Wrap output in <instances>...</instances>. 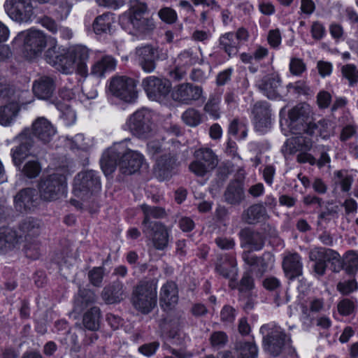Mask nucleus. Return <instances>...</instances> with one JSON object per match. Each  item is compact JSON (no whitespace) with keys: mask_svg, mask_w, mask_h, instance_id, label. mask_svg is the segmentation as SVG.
<instances>
[{"mask_svg":"<svg viewBox=\"0 0 358 358\" xmlns=\"http://www.w3.org/2000/svg\"><path fill=\"white\" fill-rule=\"evenodd\" d=\"M125 142L115 144L106 150L101 159V167L106 176L111 174L118 164L120 171L125 175L137 172L144 162L143 155L138 151L124 148Z\"/></svg>","mask_w":358,"mask_h":358,"instance_id":"obj_1","label":"nucleus"},{"mask_svg":"<svg viewBox=\"0 0 358 358\" xmlns=\"http://www.w3.org/2000/svg\"><path fill=\"white\" fill-rule=\"evenodd\" d=\"M148 10L146 3L138 0L131 1L129 12L120 16V23L124 29L134 34L141 36L149 34L155 28V24L152 18L143 17Z\"/></svg>","mask_w":358,"mask_h":358,"instance_id":"obj_2","label":"nucleus"},{"mask_svg":"<svg viewBox=\"0 0 358 358\" xmlns=\"http://www.w3.org/2000/svg\"><path fill=\"white\" fill-rule=\"evenodd\" d=\"M157 280L141 281L134 289L132 303L143 313H150L157 305Z\"/></svg>","mask_w":358,"mask_h":358,"instance_id":"obj_3","label":"nucleus"},{"mask_svg":"<svg viewBox=\"0 0 358 358\" xmlns=\"http://www.w3.org/2000/svg\"><path fill=\"white\" fill-rule=\"evenodd\" d=\"M123 129L141 139L150 137L154 131L153 113L147 108H141L131 114Z\"/></svg>","mask_w":358,"mask_h":358,"instance_id":"obj_4","label":"nucleus"},{"mask_svg":"<svg viewBox=\"0 0 358 358\" xmlns=\"http://www.w3.org/2000/svg\"><path fill=\"white\" fill-rule=\"evenodd\" d=\"M89 57L90 51L85 46L76 45L68 48L64 64H62V73L69 74L76 71L86 78L89 75L87 64Z\"/></svg>","mask_w":358,"mask_h":358,"instance_id":"obj_5","label":"nucleus"},{"mask_svg":"<svg viewBox=\"0 0 358 358\" xmlns=\"http://www.w3.org/2000/svg\"><path fill=\"white\" fill-rule=\"evenodd\" d=\"M41 199L52 201L65 196L67 192L66 179L64 175L53 173L40 180L38 185Z\"/></svg>","mask_w":358,"mask_h":358,"instance_id":"obj_6","label":"nucleus"},{"mask_svg":"<svg viewBox=\"0 0 358 358\" xmlns=\"http://www.w3.org/2000/svg\"><path fill=\"white\" fill-rule=\"evenodd\" d=\"M15 41L23 42V55L28 59L39 56L47 44L45 34L38 30H28L21 32Z\"/></svg>","mask_w":358,"mask_h":358,"instance_id":"obj_7","label":"nucleus"},{"mask_svg":"<svg viewBox=\"0 0 358 358\" xmlns=\"http://www.w3.org/2000/svg\"><path fill=\"white\" fill-rule=\"evenodd\" d=\"M3 6L7 15L17 23H29L35 17L31 0H6Z\"/></svg>","mask_w":358,"mask_h":358,"instance_id":"obj_8","label":"nucleus"},{"mask_svg":"<svg viewBox=\"0 0 358 358\" xmlns=\"http://www.w3.org/2000/svg\"><path fill=\"white\" fill-rule=\"evenodd\" d=\"M109 90L126 103H134L138 96L134 80L126 76L113 77L110 82Z\"/></svg>","mask_w":358,"mask_h":358,"instance_id":"obj_9","label":"nucleus"},{"mask_svg":"<svg viewBox=\"0 0 358 358\" xmlns=\"http://www.w3.org/2000/svg\"><path fill=\"white\" fill-rule=\"evenodd\" d=\"M194 156L195 160L189 164V169L198 176H205L217 165V157L210 148H199L194 152Z\"/></svg>","mask_w":358,"mask_h":358,"instance_id":"obj_10","label":"nucleus"},{"mask_svg":"<svg viewBox=\"0 0 358 358\" xmlns=\"http://www.w3.org/2000/svg\"><path fill=\"white\" fill-rule=\"evenodd\" d=\"M100 189V179L93 171L80 172L74 179L73 192L79 198L85 199L90 193Z\"/></svg>","mask_w":358,"mask_h":358,"instance_id":"obj_11","label":"nucleus"},{"mask_svg":"<svg viewBox=\"0 0 358 358\" xmlns=\"http://www.w3.org/2000/svg\"><path fill=\"white\" fill-rule=\"evenodd\" d=\"M291 339L279 327H275L264 338V347L265 350L273 356H278L283 348H289V353H294L295 350L291 348Z\"/></svg>","mask_w":358,"mask_h":358,"instance_id":"obj_12","label":"nucleus"},{"mask_svg":"<svg viewBox=\"0 0 358 358\" xmlns=\"http://www.w3.org/2000/svg\"><path fill=\"white\" fill-rule=\"evenodd\" d=\"M143 87L151 100L164 98L171 90V83L166 79L149 76L143 80Z\"/></svg>","mask_w":358,"mask_h":358,"instance_id":"obj_13","label":"nucleus"},{"mask_svg":"<svg viewBox=\"0 0 358 358\" xmlns=\"http://www.w3.org/2000/svg\"><path fill=\"white\" fill-rule=\"evenodd\" d=\"M202 89L189 83H183L176 86L171 92L173 99L184 104H190L199 100L202 95Z\"/></svg>","mask_w":358,"mask_h":358,"instance_id":"obj_14","label":"nucleus"},{"mask_svg":"<svg viewBox=\"0 0 358 358\" xmlns=\"http://www.w3.org/2000/svg\"><path fill=\"white\" fill-rule=\"evenodd\" d=\"M254 115L255 126L257 130L265 132L270 127L271 111L267 102H257L252 110Z\"/></svg>","mask_w":358,"mask_h":358,"instance_id":"obj_15","label":"nucleus"},{"mask_svg":"<svg viewBox=\"0 0 358 358\" xmlns=\"http://www.w3.org/2000/svg\"><path fill=\"white\" fill-rule=\"evenodd\" d=\"M24 237L10 228L0 229V254L18 248L23 243Z\"/></svg>","mask_w":358,"mask_h":358,"instance_id":"obj_16","label":"nucleus"},{"mask_svg":"<svg viewBox=\"0 0 358 358\" xmlns=\"http://www.w3.org/2000/svg\"><path fill=\"white\" fill-rule=\"evenodd\" d=\"M178 301V289L177 285L172 281L164 283L159 292V302L162 308L170 310L175 307Z\"/></svg>","mask_w":358,"mask_h":358,"instance_id":"obj_17","label":"nucleus"},{"mask_svg":"<svg viewBox=\"0 0 358 358\" xmlns=\"http://www.w3.org/2000/svg\"><path fill=\"white\" fill-rule=\"evenodd\" d=\"M34 135L41 141L48 143L57 133L52 124L44 117H39L32 124Z\"/></svg>","mask_w":358,"mask_h":358,"instance_id":"obj_18","label":"nucleus"},{"mask_svg":"<svg viewBox=\"0 0 358 358\" xmlns=\"http://www.w3.org/2000/svg\"><path fill=\"white\" fill-rule=\"evenodd\" d=\"M56 85L52 78L41 76L35 80L32 85L34 95L39 99H50L55 90Z\"/></svg>","mask_w":358,"mask_h":358,"instance_id":"obj_19","label":"nucleus"},{"mask_svg":"<svg viewBox=\"0 0 358 358\" xmlns=\"http://www.w3.org/2000/svg\"><path fill=\"white\" fill-rule=\"evenodd\" d=\"M19 139L20 141V145L11 150L13 160L17 166L20 165L27 157L34 154L31 151L33 140L28 136L27 132L24 131L21 134Z\"/></svg>","mask_w":358,"mask_h":358,"instance_id":"obj_20","label":"nucleus"},{"mask_svg":"<svg viewBox=\"0 0 358 358\" xmlns=\"http://www.w3.org/2000/svg\"><path fill=\"white\" fill-rule=\"evenodd\" d=\"M309 259L315 263L322 261L331 262L332 264L335 265L334 269L335 271H338L341 268V260L339 254L331 249L315 248L310 250Z\"/></svg>","mask_w":358,"mask_h":358,"instance_id":"obj_21","label":"nucleus"},{"mask_svg":"<svg viewBox=\"0 0 358 358\" xmlns=\"http://www.w3.org/2000/svg\"><path fill=\"white\" fill-rule=\"evenodd\" d=\"M155 52L156 50L150 45H145L136 49V59L146 73H151L155 69Z\"/></svg>","mask_w":358,"mask_h":358,"instance_id":"obj_22","label":"nucleus"},{"mask_svg":"<svg viewBox=\"0 0 358 358\" xmlns=\"http://www.w3.org/2000/svg\"><path fill=\"white\" fill-rule=\"evenodd\" d=\"M151 237L154 247L157 250H164L168 245V230L160 222H155L148 232L145 233Z\"/></svg>","mask_w":358,"mask_h":358,"instance_id":"obj_23","label":"nucleus"},{"mask_svg":"<svg viewBox=\"0 0 358 358\" xmlns=\"http://www.w3.org/2000/svg\"><path fill=\"white\" fill-rule=\"evenodd\" d=\"M280 79L277 75L265 76L259 83L262 92L270 99H275L280 96Z\"/></svg>","mask_w":358,"mask_h":358,"instance_id":"obj_24","label":"nucleus"},{"mask_svg":"<svg viewBox=\"0 0 358 358\" xmlns=\"http://www.w3.org/2000/svg\"><path fill=\"white\" fill-rule=\"evenodd\" d=\"M282 267L285 275L290 279L302 274L303 264L300 256L297 253L287 255L284 257Z\"/></svg>","mask_w":358,"mask_h":358,"instance_id":"obj_25","label":"nucleus"},{"mask_svg":"<svg viewBox=\"0 0 358 358\" xmlns=\"http://www.w3.org/2000/svg\"><path fill=\"white\" fill-rule=\"evenodd\" d=\"M115 66L116 61L113 57L108 55L104 56L92 64L90 75L96 78H101L107 73L115 70Z\"/></svg>","mask_w":358,"mask_h":358,"instance_id":"obj_26","label":"nucleus"},{"mask_svg":"<svg viewBox=\"0 0 358 358\" xmlns=\"http://www.w3.org/2000/svg\"><path fill=\"white\" fill-rule=\"evenodd\" d=\"M66 49L58 46L55 40L52 41L50 47L45 54L46 62L62 72V64H64Z\"/></svg>","mask_w":358,"mask_h":358,"instance_id":"obj_27","label":"nucleus"},{"mask_svg":"<svg viewBox=\"0 0 358 358\" xmlns=\"http://www.w3.org/2000/svg\"><path fill=\"white\" fill-rule=\"evenodd\" d=\"M176 159L170 154H164L157 159L154 168V173L156 177L160 180H164L169 177L171 171L173 168Z\"/></svg>","mask_w":358,"mask_h":358,"instance_id":"obj_28","label":"nucleus"},{"mask_svg":"<svg viewBox=\"0 0 358 358\" xmlns=\"http://www.w3.org/2000/svg\"><path fill=\"white\" fill-rule=\"evenodd\" d=\"M312 148V141L310 138L298 136L288 139L282 148L285 154H293L297 151H308Z\"/></svg>","mask_w":358,"mask_h":358,"instance_id":"obj_29","label":"nucleus"},{"mask_svg":"<svg viewBox=\"0 0 358 358\" xmlns=\"http://www.w3.org/2000/svg\"><path fill=\"white\" fill-rule=\"evenodd\" d=\"M236 266L237 263L234 257L224 255L218 260L216 270L224 278H234L237 275Z\"/></svg>","mask_w":358,"mask_h":358,"instance_id":"obj_30","label":"nucleus"},{"mask_svg":"<svg viewBox=\"0 0 358 358\" xmlns=\"http://www.w3.org/2000/svg\"><path fill=\"white\" fill-rule=\"evenodd\" d=\"M141 208L144 214V220L143 221V233L148 232L150 228L153 226L155 222L151 221L152 218H160L165 215L164 209L160 207L143 204L141 205Z\"/></svg>","mask_w":358,"mask_h":358,"instance_id":"obj_31","label":"nucleus"},{"mask_svg":"<svg viewBox=\"0 0 358 358\" xmlns=\"http://www.w3.org/2000/svg\"><path fill=\"white\" fill-rule=\"evenodd\" d=\"M15 201L20 207L25 209H31L38 204V196L34 189H24L20 192L15 197Z\"/></svg>","mask_w":358,"mask_h":358,"instance_id":"obj_32","label":"nucleus"},{"mask_svg":"<svg viewBox=\"0 0 358 358\" xmlns=\"http://www.w3.org/2000/svg\"><path fill=\"white\" fill-rule=\"evenodd\" d=\"M19 110V103L15 100V97L8 105L0 107V124L10 125L17 117Z\"/></svg>","mask_w":358,"mask_h":358,"instance_id":"obj_33","label":"nucleus"},{"mask_svg":"<svg viewBox=\"0 0 358 358\" xmlns=\"http://www.w3.org/2000/svg\"><path fill=\"white\" fill-rule=\"evenodd\" d=\"M267 213L262 204H255L245 210L242 215V219L248 224H254L267 218Z\"/></svg>","mask_w":358,"mask_h":358,"instance_id":"obj_34","label":"nucleus"},{"mask_svg":"<svg viewBox=\"0 0 358 358\" xmlns=\"http://www.w3.org/2000/svg\"><path fill=\"white\" fill-rule=\"evenodd\" d=\"M224 200L231 205L240 204L245 198L244 191L240 185L237 182L230 184L225 192Z\"/></svg>","mask_w":358,"mask_h":358,"instance_id":"obj_35","label":"nucleus"},{"mask_svg":"<svg viewBox=\"0 0 358 358\" xmlns=\"http://www.w3.org/2000/svg\"><path fill=\"white\" fill-rule=\"evenodd\" d=\"M123 285L116 282L112 286L106 287L102 292V297L108 303L121 301L124 298Z\"/></svg>","mask_w":358,"mask_h":358,"instance_id":"obj_36","label":"nucleus"},{"mask_svg":"<svg viewBox=\"0 0 358 358\" xmlns=\"http://www.w3.org/2000/svg\"><path fill=\"white\" fill-rule=\"evenodd\" d=\"M220 45L229 57L238 52V43L236 41L235 34L232 32L225 33L219 39Z\"/></svg>","mask_w":358,"mask_h":358,"instance_id":"obj_37","label":"nucleus"},{"mask_svg":"<svg viewBox=\"0 0 358 358\" xmlns=\"http://www.w3.org/2000/svg\"><path fill=\"white\" fill-rule=\"evenodd\" d=\"M114 22L115 19L113 14L109 13H103L95 19L93 23L94 31L97 34L107 33L110 31Z\"/></svg>","mask_w":358,"mask_h":358,"instance_id":"obj_38","label":"nucleus"},{"mask_svg":"<svg viewBox=\"0 0 358 358\" xmlns=\"http://www.w3.org/2000/svg\"><path fill=\"white\" fill-rule=\"evenodd\" d=\"M239 236L245 244L250 245L255 250H261L263 247L259 234L254 233L248 228L242 229L239 233Z\"/></svg>","mask_w":358,"mask_h":358,"instance_id":"obj_39","label":"nucleus"},{"mask_svg":"<svg viewBox=\"0 0 358 358\" xmlns=\"http://www.w3.org/2000/svg\"><path fill=\"white\" fill-rule=\"evenodd\" d=\"M100 310L94 306L83 316V324L89 330L95 331L99 326Z\"/></svg>","mask_w":358,"mask_h":358,"instance_id":"obj_40","label":"nucleus"},{"mask_svg":"<svg viewBox=\"0 0 358 358\" xmlns=\"http://www.w3.org/2000/svg\"><path fill=\"white\" fill-rule=\"evenodd\" d=\"M66 145L72 150H87L93 145V142L90 138H85L83 134H78L73 138H67Z\"/></svg>","mask_w":358,"mask_h":358,"instance_id":"obj_41","label":"nucleus"},{"mask_svg":"<svg viewBox=\"0 0 358 358\" xmlns=\"http://www.w3.org/2000/svg\"><path fill=\"white\" fill-rule=\"evenodd\" d=\"M236 349L238 352V358H257L258 349L255 343L252 342H240L237 344Z\"/></svg>","mask_w":358,"mask_h":358,"instance_id":"obj_42","label":"nucleus"},{"mask_svg":"<svg viewBox=\"0 0 358 358\" xmlns=\"http://www.w3.org/2000/svg\"><path fill=\"white\" fill-rule=\"evenodd\" d=\"M328 123L325 120L319 121L317 124L310 122L307 124L305 133L308 136H320L322 138H328L330 134L326 131Z\"/></svg>","mask_w":358,"mask_h":358,"instance_id":"obj_43","label":"nucleus"},{"mask_svg":"<svg viewBox=\"0 0 358 358\" xmlns=\"http://www.w3.org/2000/svg\"><path fill=\"white\" fill-rule=\"evenodd\" d=\"M342 267L348 273H355L358 271V252L354 251L347 252L343 259V264H341Z\"/></svg>","mask_w":358,"mask_h":358,"instance_id":"obj_44","label":"nucleus"},{"mask_svg":"<svg viewBox=\"0 0 358 358\" xmlns=\"http://www.w3.org/2000/svg\"><path fill=\"white\" fill-rule=\"evenodd\" d=\"M228 132L230 135L236 136L238 139H244L248 135V128L243 122L234 119L229 126Z\"/></svg>","mask_w":358,"mask_h":358,"instance_id":"obj_45","label":"nucleus"},{"mask_svg":"<svg viewBox=\"0 0 358 358\" xmlns=\"http://www.w3.org/2000/svg\"><path fill=\"white\" fill-rule=\"evenodd\" d=\"M39 227L40 223L38 220L29 219L22 224L20 233H17L18 234H21L24 238L25 235L34 236L38 234Z\"/></svg>","mask_w":358,"mask_h":358,"instance_id":"obj_46","label":"nucleus"},{"mask_svg":"<svg viewBox=\"0 0 358 358\" xmlns=\"http://www.w3.org/2000/svg\"><path fill=\"white\" fill-rule=\"evenodd\" d=\"M183 122L189 127H196L201 122V113L194 108H189L182 115Z\"/></svg>","mask_w":358,"mask_h":358,"instance_id":"obj_47","label":"nucleus"},{"mask_svg":"<svg viewBox=\"0 0 358 358\" xmlns=\"http://www.w3.org/2000/svg\"><path fill=\"white\" fill-rule=\"evenodd\" d=\"M309 113V106L307 104H298L289 112V117L292 122L303 120Z\"/></svg>","mask_w":358,"mask_h":358,"instance_id":"obj_48","label":"nucleus"},{"mask_svg":"<svg viewBox=\"0 0 358 358\" xmlns=\"http://www.w3.org/2000/svg\"><path fill=\"white\" fill-rule=\"evenodd\" d=\"M341 72L350 85L358 83V69L355 65L351 64L344 65L341 67Z\"/></svg>","mask_w":358,"mask_h":358,"instance_id":"obj_49","label":"nucleus"},{"mask_svg":"<svg viewBox=\"0 0 358 358\" xmlns=\"http://www.w3.org/2000/svg\"><path fill=\"white\" fill-rule=\"evenodd\" d=\"M96 296L93 292L83 289L79 290V293L76 298V306L83 308L87 304L95 301Z\"/></svg>","mask_w":358,"mask_h":358,"instance_id":"obj_50","label":"nucleus"},{"mask_svg":"<svg viewBox=\"0 0 358 358\" xmlns=\"http://www.w3.org/2000/svg\"><path fill=\"white\" fill-rule=\"evenodd\" d=\"M57 108L61 111V117L66 126H71L76 120V112L67 105H57Z\"/></svg>","mask_w":358,"mask_h":358,"instance_id":"obj_51","label":"nucleus"},{"mask_svg":"<svg viewBox=\"0 0 358 358\" xmlns=\"http://www.w3.org/2000/svg\"><path fill=\"white\" fill-rule=\"evenodd\" d=\"M220 103V98L219 96H213L210 98L204 107L206 112L215 120L218 119L220 116L219 108Z\"/></svg>","mask_w":358,"mask_h":358,"instance_id":"obj_52","label":"nucleus"},{"mask_svg":"<svg viewBox=\"0 0 358 358\" xmlns=\"http://www.w3.org/2000/svg\"><path fill=\"white\" fill-rule=\"evenodd\" d=\"M41 171V166L38 161L31 160L27 162L22 169L24 175L29 178L37 177Z\"/></svg>","mask_w":358,"mask_h":358,"instance_id":"obj_53","label":"nucleus"},{"mask_svg":"<svg viewBox=\"0 0 358 358\" xmlns=\"http://www.w3.org/2000/svg\"><path fill=\"white\" fill-rule=\"evenodd\" d=\"M358 289V284L355 279L350 278L341 281L337 285V289L344 295L350 294Z\"/></svg>","mask_w":358,"mask_h":358,"instance_id":"obj_54","label":"nucleus"},{"mask_svg":"<svg viewBox=\"0 0 358 358\" xmlns=\"http://www.w3.org/2000/svg\"><path fill=\"white\" fill-rule=\"evenodd\" d=\"M243 259L246 265L249 266L250 271H260L259 266L262 260L251 252H243Z\"/></svg>","mask_w":358,"mask_h":358,"instance_id":"obj_55","label":"nucleus"},{"mask_svg":"<svg viewBox=\"0 0 358 358\" xmlns=\"http://www.w3.org/2000/svg\"><path fill=\"white\" fill-rule=\"evenodd\" d=\"M289 67L290 73L294 76H300L306 70V66L303 59L297 57L291 58Z\"/></svg>","mask_w":358,"mask_h":358,"instance_id":"obj_56","label":"nucleus"},{"mask_svg":"<svg viewBox=\"0 0 358 358\" xmlns=\"http://www.w3.org/2000/svg\"><path fill=\"white\" fill-rule=\"evenodd\" d=\"M196 61L197 59L193 56L192 52L189 50H185L181 52L176 59L178 65L184 67L189 66L195 64Z\"/></svg>","mask_w":358,"mask_h":358,"instance_id":"obj_57","label":"nucleus"},{"mask_svg":"<svg viewBox=\"0 0 358 358\" xmlns=\"http://www.w3.org/2000/svg\"><path fill=\"white\" fill-rule=\"evenodd\" d=\"M158 15L163 22L167 24L174 23L178 18L176 12L169 7L160 9L158 13Z\"/></svg>","mask_w":358,"mask_h":358,"instance_id":"obj_58","label":"nucleus"},{"mask_svg":"<svg viewBox=\"0 0 358 358\" xmlns=\"http://www.w3.org/2000/svg\"><path fill=\"white\" fill-rule=\"evenodd\" d=\"M267 41L271 48L274 49L279 48L282 41V36L280 29H274L269 30L267 36Z\"/></svg>","mask_w":358,"mask_h":358,"instance_id":"obj_59","label":"nucleus"},{"mask_svg":"<svg viewBox=\"0 0 358 358\" xmlns=\"http://www.w3.org/2000/svg\"><path fill=\"white\" fill-rule=\"evenodd\" d=\"M227 341V336L223 331L214 332L210 336V343L214 348H220L223 347Z\"/></svg>","mask_w":358,"mask_h":358,"instance_id":"obj_60","label":"nucleus"},{"mask_svg":"<svg viewBox=\"0 0 358 358\" xmlns=\"http://www.w3.org/2000/svg\"><path fill=\"white\" fill-rule=\"evenodd\" d=\"M338 178V182H339L341 189L343 192H348L350 189L353 178L350 175L338 171L336 173Z\"/></svg>","mask_w":358,"mask_h":358,"instance_id":"obj_61","label":"nucleus"},{"mask_svg":"<svg viewBox=\"0 0 358 358\" xmlns=\"http://www.w3.org/2000/svg\"><path fill=\"white\" fill-rule=\"evenodd\" d=\"M88 276L91 283L93 285L99 286L103 277V268H94L92 271L89 272Z\"/></svg>","mask_w":358,"mask_h":358,"instance_id":"obj_62","label":"nucleus"},{"mask_svg":"<svg viewBox=\"0 0 358 358\" xmlns=\"http://www.w3.org/2000/svg\"><path fill=\"white\" fill-rule=\"evenodd\" d=\"M355 309V304L348 299L342 300L338 305V312L343 315H349Z\"/></svg>","mask_w":358,"mask_h":358,"instance_id":"obj_63","label":"nucleus"},{"mask_svg":"<svg viewBox=\"0 0 358 358\" xmlns=\"http://www.w3.org/2000/svg\"><path fill=\"white\" fill-rule=\"evenodd\" d=\"M159 346V343L158 342H152L141 346L138 350L143 355L150 357L155 354Z\"/></svg>","mask_w":358,"mask_h":358,"instance_id":"obj_64","label":"nucleus"}]
</instances>
